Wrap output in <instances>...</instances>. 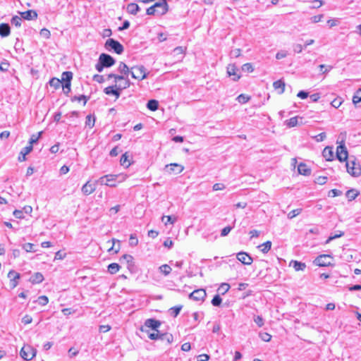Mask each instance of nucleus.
Here are the masks:
<instances>
[{
  "label": "nucleus",
  "instance_id": "nucleus-1",
  "mask_svg": "<svg viewBox=\"0 0 361 361\" xmlns=\"http://www.w3.org/2000/svg\"><path fill=\"white\" fill-rule=\"evenodd\" d=\"M127 178V175L124 174H109L99 178L96 180L99 185H106L110 187H116V184L113 182L118 179V182L125 180Z\"/></svg>",
  "mask_w": 361,
  "mask_h": 361
},
{
  "label": "nucleus",
  "instance_id": "nucleus-2",
  "mask_svg": "<svg viewBox=\"0 0 361 361\" xmlns=\"http://www.w3.org/2000/svg\"><path fill=\"white\" fill-rule=\"evenodd\" d=\"M346 169L348 173L352 176L358 177L361 175L360 165L356 162L355 159L346 161Z\"/></svg>",
  "mask_w": 361,
  "mask_h": 361
},
{
  "label": "nucleus",
  "instance_id": "nucleus-3",
  "mask_svg": "<svg viewBox=\"0 0 361 361\" xmlns=\"http://www.w3.org/2000/svg\"><path fill=\"white\" fill-rule=\"evenodd\" d=\"M130 75L133 78L142 80L147 77L146 69L143 66H133L130 69Z\"/></svg>",
  "mask_w": 361,
  "mask_h": 361
},
{
  "label": "nucleus",
  "instance_id": "nucleus-4",
  "mask_svg": "<svg viewBox=\"0 0 361 361\" xmlns=\"http://www.w3.org/2000/svg\"><path fill=\"white\" fill-rule=\"evenodd\" d=\"M105 47L113 49L118 54H122L124 50L123 46L119 42L112 38H109L106 41Z\"/></svg>",
  "mask_w": 361,
  "mask_h": 361
},
{
  "label": "nucleus",
  "instance_id": "nucleus-5",
  "mask_svg": "<svg viewBox=\"0 0 361 361\" xmlns=\"http://www.w3.org/2000/svg\"><path fill=\"white\" fill-rule=\"evenodd\" d=\"M161 323L160 321L153 318L147 319L145 321L144 326L140 328V331L147 332L149 334V331L145 328H149L154 331H157L160 327Z\"/></svg>",
  "mask_w": 361,
  "mask_h": 361
},
{
  "label": "nucleus",
  "instance_id": "nucleus-6",
  "mask_svg": "<svg viewBox=\"0 0 361 361\" xmlns=\"http://www.w3.org/2000/svg\"><path fill=\"white\" fill-rule=\"evenodd\" d=\"M20 355L25 360H31L36 355V350L30 345H24L21 348Z\"/></svg>",
  "mask_w": 361,
  "mask_h": 361
},
{
  "label": "nucleus",
  "instance_id": "nucleus-7",
  "mask_svg": "<svg viewBox=\"0 0 361 361\" xmlns=\"http://www.w3.org/2000/svg\"><path fill=\"white\" fill-rule=\"evenodd\" d=\"M99 61L103 64V66L106 68H109L116 63L115 59L111 56L104 53L100 54Z\"/></svg>",
  "mask_w": 361,
  "mask_h": 361
},
{
  "label": "nucleus",
  "instance_id": "nucleus-8",
  "mask_svg": "<svg viewBox=\"0 0 361 361\" xmlns=\"http://www.w3.org/2000/svg\"><path fill=\"white\" fill-rule=\"evenodd\" d=\"M164 169L169 174H179L183 171L184 167L180 164L173 163L166 165Z\"/></svg>",
  "mask_w": 361,
  "mask_h": 361
},
{
  "label": "nucleus",
  "instance_id": "nucleus-9",
  "mask_svg": "<svg viewBox=\"0 0 361 361\" xmlns=\"http://www.w3.org/2000/svg\"><path fill=\"white\" fill-rule=\"evenodd\" d=\"M336 157L340 161H347L348 151L344 144H341L337 147Z\"/></svg>",
  "mask_w": 361,
  "mask_h": 361
},
{
  "label": "nucleus",
  "instance_id": "nucleus-10",
  "mask_svg": "<svg viewBox=\"0 0 361 361\" xmlns=\"http://www.w3.org/2000/svg\"><path fill=\"white\" fill-rule=\"evenodd\" d=\"M206 296V291L202 288L195 290L189 295V298L195 301L204 300Z\"/></svg>",
  "mask_w": 361,
  "mask_h": 361
},
{
  "label": "nucleus",
  "instance_id": "nucleus-11",
  "mask_svg": "<svg viewBox=\"0 0 361 361\" xmlns=\"http://www.w3.org/2000/svg\"><path fill=\"white\" fill-rule=\"evenodd\" d=\"M97 184H99V183H96V180L94 183H91L90 180L87 181L82 187V189H81L82 192L85 195H89L93 193L96 190Z\"/></svg>",
  "mask_w": 361,
  "mask_h": 361
},
{
  "label": "nucleus",
  "instance_id": "nucleus-12",
  "mask_svg": "<svg viewBox=\"0 0 361 361\" xmlns=\"http://www.w3.org/2000/svg\"><path fill=\"white\" fill-rule=\"evenodd\" d=\"M121 91V85H112L109 86L104 90V92L107 95H114L118 99L120 97V92Z\"/></svg>",
  "mask_w": 361,
  "mask_h": 361
},
{
  "label": "nucleus",
  "instance_id": "nucleus-13",
  "mask_svg": "<svg viewBox=\"0 0 361 361\" xmlns=\"http://www.w3.org/2000/svg\"><path fill=\"white\" fill-rule=\"evenodd\" d=\"M329 258L330 256L328 255H322L314 259V263L319 267H327L331 264Z\"/></svg>",
  "mask_w": 361,
  "mask_h": 361
},
{
  "label": "nucleus",
  "instance_id": "nucleus-14",
  "mask_svg": "<svg viewBox=\"0 0 361 361\" xmlns=\"http://www.w3.org/2000/svg\"><path fill=\"white\" fill-rule=\"evenodd\" d=\"M227 74L228 76H233V81H238L240 78V75L238 73V69L235 64H229L227 66Z\"/></svg>",
  "mask_w": 361,
  "mask_h": 361
},
{
  "label": "nucleus",
  "instance_id": "nucleus-15",
  "mask_svg": "<svg viewBox=\"0 0 361 361\" xmlns=\"http://www.w3.org/2000/svg\"><path fill=\"white\" fill-rule=\"evenodd\" d=\"M154 7L157 8V13L161 15L165 14L168 11L169 8L166 0H161L160 1L155 3L154 4Z\"/></svg>",
  "mask_w": 361,
  "mask_h": 361
},
{
  "label": "nucleus",
  "instance_id": "nucleus-16",
  "mask_svg": "<svg viewBox=\"0 0 361 361\" xmlns=\"http://www.w3.org/2000/svg\"><path fill=\"white\" fill-rule=\"evenodd\" d=\"M123 260H125L126 262L127 265H128V269L131 272L135 271V262H134V258L132 255H127V254L123 255L120 259L121 262H122Z\"/></svg>",
  "mask_w": 361,
  "mask_h": 361
},
{
  "label": "nucleus",
  "instance_id": "nucleus-17",
  "mask_svg": "<svg viewBox=\"0 0 361 361\" xmlns=\"http://www.w3.org/2000/svg\"><path fill=\"white\" fill-rule=\"evenodd\" d=\"M237 259L245 265H250L253 262L252 258L244 252H238L237 254Z\"/></svg>",
  "mask_w": 361,
  "mask_h": 361
},
{
  "label": "nucleus",
  "instance_id": "nucleus-18",
  "mask_svg": "<svg viewBox=\"0 0 361 361\" xmlns=\"http://www.w3.org/2000/svg\"><path fill=\"white\" fill-rule=\"evenodd\" d=\"M8 277L11 280V286L15 288L18 284V280L20 279V274L17 273L14 270H11L8 274Z\"/></svg>",
  "mask_w": 361,
  "mask_h": 361
},
{
  "label": "nucleus",
  "instance_id": "nucleus-19",
  "mask_svg": "<svg viewBox=\"0 0 361 361\" xmlns=\"http://www.w3.org/2000/svg\"><path fill=\"white\" fill-rule=\"evenodd\" d=\"M21 17L27 20H34L37 18V13L34 10H28L21 13Z\"/></svg>",
  "mask_w": 361,
  "mask_h": 361
},
{
  "label": "nucleus",
  "instance_id": "nucleus-20",
  "mask_svg": "<svg viewBox=\"0 0 361 361\" xmlns=\"http://www.w3.org/2000/svg\"><path fill=\"white\" fill-rule=\"evenodd\" d=\"M32 150V146L29 145L22 149L20 155L18 157L19 161H24L26 160V155L28 154Z\"/></svg>",
  "mask_w": 361,
  "mask_h": 361
},
{
  "label": "nucleus",
  "instance_id": "nucleus-21",
  "mask_svg": "<svg viewBox=\"0 0 361 361\" xmlns=\"http://www.w3.org/2000/svg\"><path fill=\"white\" fill-rule=\"evenodd\" d=\"M323 157L326 161H331L334 159V152L331 147H326L322 152Z\"/></svg>",
  "mask_w": 361,
  "mask_h": 361
},
{
  "label": "nucleus",
  "instance_id": "nucleus-22",
  "mask_svg": "<svg viewBox=\"0 0 361 361\" xmlns=\"http://www.w3.org/2000/svg\"><path fill=\"white\" fill-rule=\"evenodd\" d=\"M11 33V28L8 24L1 23L0 24V35L2 37H8Z\"/></svg>",
  "mask_w": 361,
  "mask_h": 361
},
{
  "label": "nucleus",
  "instance_id": "nucleus-23",
  "mask_svg": "<svg viewBox=\"0 0 361 361\" xmlns=\"http://www.w3.org/2000/svg\"><path fill=\"white\" fill-rule=\"evenodd\" d=\"M298 171L300 174L304 176H309L311 173L310 169L303 163H300L298 166Z\"/></svg>",
  "mask_w": 361,
  "mask_h": 361
},
{
  "label": "nucleus",
  "instance_id": "nucleus-24",
  "mask_svg": "<svg viewBox=\"0 0 361 361\" xmlns=\"http://www.w3.org/2000/svg\"><path fill=\"white\" fill-rule=\"evenodd\" d=\"M183 54H184V49L182 47H176L171 53V54L174 57H176L177 61H180V59H183Z\"/></svg>",
  "mask_w": 361,
  "mask_h": 361
},
{
  "label": "nucleus",
  "instance_id": "nucleus-25",
  "mask_svg": "<svg viewBox=\"0 0 361 361\" xmlns=\"http://www.w3.org/2000/svg\"><path fill=\"white\" fill-rule=\"evenodd\" d=\"M118 71L124 75V76L128 77L129 74H130V71L128 66L123 62H120Z\"/></svg>",
  "mask_w": 361,
  "mask_h": 361
},
{
  "label": "nucleus",
  "instance_id": "nucleus-26",
  "mask_svg": "<svg viewBox=\"0 0 361 361\" xmlns=\"http://www.w3.org/2000/svg\"><path fill=\"white\" fill-rule=\"evenodd\" d=\"M140 9L139 6L135 3H130L127 6V11L132 15H136Z\"/></svg>",
  "mask_w": 361,
  "mask_h": 361
},
{
  "label": "nucleus",
  "instance_id": "nucleus-27",
  "mask_svg": "<svg viewBox=\"0 0 361 361\" xmlns=\"http://www.w3.org/2000/svg\"><path fill=\"white\" fill-rule=\"evenodd\" d=\"M159 340L165 341L167 344H171L173 341V335L169 333H161L159 335Z\"/></svg>",
  "mask_w": 361,
  "mask_h": 361
},
{
  "label": "nucleus",
  "instance_id": "nucleus-28",
  "mask_svg": "<svg viewBox=\"0 0 361 361\" xmlns=\"http://www.w3.org/2000/svg\"><path fill=\"white\" fill-rule=\"evenodd\" d=\"M44 280V276L40 272H36L31 277H30V282L32 283H39L42 282Z\"/></svg>",
  "mask_w": 361,
  "mask_h": 361
},
{
  "label": "nucleus",
  "instance_id": "nucleus-29",
  "mask_svg": "<svg viewBox=\"0 0 361 361\" xmlns=\"http://www.w3.org/2000/svg\"><path fill=\"white\" fill-rule=\"evenodd\" d=\"M73 78V73L71 71H65L61 75V81L63 83H71Z\"/></svg>",
  "mask_w": 361,
  "mask_h": 361
},
{
  "label": "nucleus",
  "instance_id": "nucleus-30",
  "mask_svg": "<svg viewBox=\"0 0 361 361\" xmlns=\"http://www.w3.org/2000/svg\"><path fill=\"white\" fill-rule=\"evenodd\" d=\"M290 264H292L294 269L297 271H303L306 268V264L305 263L298 261L293 260L290 262Z\"/></svg>",
  "mask_w": 361,
  "mask_h": 361
},
{
  "label": "nucleus",
  "instance_id": "nucleus-31",
  "mask_svg": "<svg viewBox=\"0 0 361 361\" xmlns=\"http://www.w3.org/2000/svg\"><path fill=\"white\" fill-rule=\"evenodd\" d=\"M358 195L359 192L355 189L348 190L345 193V196L349 201L355 200L358 196Z\"/></svg>",
  "mask_w": 361,
  "mask_h": 361
},
{
  "label": "nucleus",
  "instance_id": "nucleus-32",
  "mask_svg": "<svg viewBox=\"0 0 361 361\" xmlns=\"http://www.w3.org/2000/svg\"><path fill=\"white\" fill-rule=\"evenodd\" d=\"M273 87L275 90L281 89L279 94H282L285 90V82L281 80H276L274 82Z\"/></svg>",
  "mask_w": 361,
  "mask_h": 361
},
{
  "label": "nucleus",
  "instance_id": "nucleus-33",
  "mask_svg": "<svg viewBox=\"0 0 361 361\" xmlns=\"http://www.w3.org/2000/svg\"><path fill=\"white\" fill-rule=\"evenodd\" d=\"M147 107L151 111H156L159 108V102L155 99H150L147 104Z\"/></svg>",
  "mask_w": 361,
  "mask_h": 361
},
{
  "label": "nucleus",
  "instance_id": "nucleus-34",
  "mask_svg": "<svg viewBox=\"0 0 361 361\" xmlns=\"http://www.w3.org/2000/svg\"><path fill=\"white\" fill-rule=\"evenodd\" d=\"M259 248H260L261 251L263 253H267L271 247V242L268 240L263 244L258 246Z\"/></svg>",
  "mask_w": 361,
  "mask_h": 361
},
{
  "label": "nucleus",
  "instance_id": "nucleus-35",
  "mask_svg": "<svg viewBox=\"0 0 361 361\" xmlns=\"http://www.w3.org/2000/svg\"><path fill=\"white\" fill-rule=\"evenodd\" d=\"M95 118L91 114H89L86 117L85 126L89 128H92L94 126Z\"/></svg>",
  "mask_w": 361,
  "mask_h": 361
},
{
  "label": "nucleus",
  "instance_id": "nucleus-36",
  "mask_svg": "<svg viewBox=\"0 0 361 361\" xmlns=\"http://www.w3.org/2000/svg\"><path fill=\"white\" fill-rule=\"evenodd\" d=\"M120 266L117 263H111L108 266V271L111 274H114L118 272Z\"/></svg>",
  "mask_w": 361,
  "mask_h": 361
},
{
  "label": "nucleus",
  "instance_id": "nucleus-37",
  "mask_svg": "<svg viewBox=\"0 0 361 361\" xmlns=\"http://www.w3.org/2000/svg\"><path fill=\"white\" fill-rule=\"evenodd\" d=\"M159 269L160 272L162 273L164 276H168L172 270L171 267L168 264H163L160 266Z\"/></svg>",
  "mask_w": 361,
  "mask_h": 361
},
{
  "label": "nucleus",
  "instance_id": "nucleus-38",
  "mask_svg": "<svg viewBox=\"0 0 361 361\" xmlns=\"http://www.w3.org/2000/svg\"><path fill=\"white\" fill-rule=\"evenodd\" d=\"M182 305L174 306L169 309V312L171 316L176 317L182 310Z\"/></svg>",
  "mask_w": 361,
  "mask_h": 361
},
{
  "label": "nucleus",
  "instance_id": "nucleus-39",
  "mask_svg": "<svg viewBox=\"0 0 361 361\" xmlns=\"http://www.w3.org/2000/svg\"><path fill=\"white\" fill-rule=\"evenodd\" d=\"M62 81L56 78H53L49 80V85L51 87H54L55 89H58L60 87Z\"/></svg>",
  "mask_w": 361,
  "mask_h": 361
},
{
  "label": "nucleus",
  "instance_id": "nucleus-40",
  "mask_svg": "<svg viewBox=\"0 0 361 361\" xmlns=\"http://www.w3.org/2000/svg\"><path fill=\"white\" fill-rule=\"evenodd\" d=\"M361 102V88L358 89L353 97V102L355 104Z\"/></svg>",
  "mask_w": 361,
  "mask_h": 361
},
{
  "label": "nucleus",
  "instance_id": "nucleus-41",
  "mask_svg": "<svg viewBox=\"0 0 361 361\" xmlns=\"http://www.w3.org/2000/svg\"><path fill=\"white\" fill-rule=\"evenodd\" d=\"M250 99V97L241 94L237 97L236 100L240 104H245Z\"/></svg>",
  "mask_w": 361,
  "mask_h": 361
},
{
  "label": "nucleus",
  "instance_id": "nucleus-42",
  "mask_svg": "<svg viewBox=\"0 0 361 361\" xmlns=\"http://www.w3.org/2000/svg\"><path fill=\"white\" fill-rule=\"evenodd\" d=\"M120 162L122 166H126V167L129 166L130 162L128 161V155L127 153H125L121 156Z\"/></svg>",
  "mask_w": 361,
  "mask_h": 361
},
{
  "label": "nucleus",
  "instance_id": "nucleus-43",
  "mask_svg": "<svg viewBox=\"0 0 361 361\" xmlns=\"http://www.w3.org/2000/svg\"><path fill=\"white\" fill-rule=\"evenodd\" d=\"M230 289V285L228 283H223L219 288L218 290L222 294H225Z\"/></svg>",
  "mask_w": 361,
  "mask_h": 361
},
{
  "label": "nucleus",
  "instance_id": "nucleus-44",
  "mask_svg": "<svg viewBox=\"0 0 361 361\" xmlns=\"http://www.w3.org/2000/svg\"><path fill=\"white\" fill-rule=\"evenodd\" d=\"M221 302H222V299L219 295H216L212 300V305H214L215 307L220 306Z\"/></svg>",
  "mask_w": 361,
  "mask_h": 361
},
{
  "label": "nucleus",
  "instance_id": "nucleus-45",
  "mask_svg": "<svg viewBox=\"0 0 361 361\" xmlns=\"http://www.w3.org/2000/svg\"><path fill=\"white\" fill-rule=\"evenodd\" d=\"M343 102V99L341 97H337V98H335L331 102V104L332 106L337 109L342 104Z\"/></svg>",
  "mask_w": 361,
  "mask_h": 361
},
{
  "label": "nucleus",
  "instance_id": "nucleus-46",
  "mask_svg": "<svg viewBox=\"0 0 361 361\" xmlns=\"http://www.w3.org/2000/svg\"><path fill=\"white\" fill-rule=\"evenodd\" d=\"M21 22V18L18 16H15L11 18V23L12 25H14L16 27H20Z\"/></svg>",
  "mask_w": 361,
  "mask_h": 361
},
{
  "label": "nucleus",
  "instance_id": "nucleus-47",
  "mask_svg": "<svg viewBox=\"0 0 361 361\" xmlns=\"http://www.w3.org/2000/svg\"><path fill=\"white\" fill-rule=\"evenodd\" d=\"M242 71L247 73H252L254 71L252 63H247L243 65Z\"/></svg>",
  "mask_w": 361,
  "mask_h": 361
},
{
  "label": "nucleus",
  "instance_id": "nucleus-48",
  "mask_svg": "<svg viewBox=\"0 0 361 361\" xmlns=\"http://www.w3.org/2000/svg\"><path fill=\"white\" fill-rule=\"evenodd\" d=\"M89 97H86L85 95H80V96H74L71 100L73 102L74 101H78V102H80L82 100L84 101V105L86 104L87 100H88Z\"/></svg>",
  "mask_w": 361,
  "mask_h": 361
},
{
  "label": "nucleus",
  "instance_id": "nucleus-49",
  "mask_svg": "<svg viewBox=\"0 0 361 361\" xmlns=\"http://www.w3.org/2000/svg\"><path fill=\"white\" fill-rule=\"evenodd\" d=\"M301 212H302V209H293L288 214V218L293 219V218L295 217L296 216L299 215L301 213Z\"/></svg>",
  "mask_w": 361,
  "mask_h": 361
},
{
  "label": "nucleus",
  "instance_id": "nucleus-50",
  "mask_svg": "<svg viewBox=\"0 0 361 361\" xmlns=\"http://www.w3.org/2000/svg\"><path fill=\"white\" fill-rule=\"evenodd\" d=\"M37 302L39 305L44 306L49 302V299L46 295H41L38 298Z\"/></svg>",
  "mask_w": 361,
  "mask_h": 361
},
{
  "label": "nucleus",
  "instance_id": "nucleus-51",
  "mask_svg": "<svg viewBox=\"0 0 361 361\" xmlns=\"http://www.w3.org/2000/svg\"><path fill=\"white\" fill-rule=\"evenodd\" d=\"M286 123L288 127H295L298 124V117L290 118L289 120L286 121Z\"/></svg>",
  "mask_w": 361,
  "mask_h": 361
},
{
  "label": "nucleus",
  "instance_id": "nucleus-52",
  "mask_svg": "<svg viewBox=\"0 0 361 361\" xmlns=\"http://www.w3.org/2000/svg\"><path fill=\"white\" fill-rule=\"evenodd\" d=\"M42 132L38 133L37 135H32L30 139V145L32 146L33 143H36L42 135Z\"/></svg>",
  "mask_w": 361,
  "mask_h": 361
},
{
  "label": "nucleus",
  "instance_id": "nucleus-53",
  "mask_svg": "<svg viewBox=\"0 0 361 361\" xmlns=\"http://www.w3.org/2000/svg\"><path fill=\"white\" fill-rule=\"evenodd\" d=\"M34 246H35L34 244L27 243H25L23 245V248L27 252H35V250H34Z\"/></svg>",
  "mask_w": 361,
  "mask_h": 361
},
{
  "label": "nucleus",
  "instance_id": "nucleus-54",
  "mask_svg": "<svg viewBox=\"0 0 361 361\" xmlns=\"http://www.w3.org/2000/svg\"><path fill=\"white\" fill-rule=\"evenodd\" d=\"M129 244L130 246H136L138 244V239L135 235L131 234L129 238Z\"/></svg>",
  "mask_w": 361,
  "mask_h": 361
},
{
  "label": "nucleus",
  "instance_id": "nucleus-55",
  "mask_svg": "<svg viewBox=\"0 0 361 361\" xmlns=\"http://www.w3.org/2000/svg\"><path fill=\"white\" fill-rule=\"evenodd\" d=\"M341 194H342V192L341 190H337V189H332L329 191L328 195L329 197H334L340 196Z\"/></svg>",
  "mask_w": 361,
  "mask_h": 361
},
{
  "label": "nucleus",
  "instance_id": "nucleus-56",
  "mask_svg": "<svg viewBox=\"0 0 361 361\" xmlns=\"http://www.w3.org/2000/svg\"><path fill=\"white\" fill-rule=\"evenodd\" d=\"M259 337L261 338V339L262 341H266V342L270 341L271 338V336L269 334L266 333V332L260 333Z\"/></svg>",
  "mask_w": 361,
  "mask_h": 361
},
{
  "label": "nucleus",
  "instance_id": "nucleus-57",
  "mask_svg": "<svg viewBox=\"0 0 361 361\" xmlns=\"http://www.w3.org/2000/svg\"><path fill=\"white\" fill-rule=\"evenodd\" d=\"M108 78H114L115 82H117L118 80H124L125 79V76L124 75H116V74H114V73H110V74L108 75Z\"/></svg>",
  "mask_w": 361,
  "mask_h": 361
},
{
  "label": "nucleus",
  "instance_id": "nucleus-58",
  "mask_svg": "<svg viewBox=\"0 0 361 361\" xmlns=\"http://www.w3.org/2000/svg\"><path fill=\"white\" fill-rule=\"evenodd\" d=\"M327 177L326 176H319L315 179V183L319 185H324L326 183Z\"/></svg>",
  "mask_w": 361,
  "mask_h": 361
},
{
  "label": "nucleus",
  "instance_id": "nucleus-59",
  "mask_svg": "<svg viewBox=\"0 0 361 361\" xmlns=\"http://www.w3.org/2000/svg\"><path fill=\"white\" fill-rule=\"evenodd\" d=\"M233 226H226L225 228H224L221 231V236L222 237H224V236H226L229 233L230 231L233 229Z\"/></svg>",
  "mask_w": 361,
  "mask_h": 361
},
{
  "label": "nucleus",
  "instance_id": "nucleus-60",
  "mask_svg": "<svg viewBox=\"0 0 361 361\" xmlns=\"http://www.w3.org/2000/svg\"><path fill=\"white\" fill-rule=\"evenodd\" d=\"M40 35L46 39H49L51 36V33L49 30L43 28L40 30Z\"/></svg>",
  "mask_w": 361,
  "mask_h": 361
},
{
  "label": "nucleus",
  "instance_id": "nucleus-61",
  "mask_svg": "<svg viewBox=\"0 0 361 361\" xmlns=\"http://www.w3.org/2000/svg\"><path fill=\"white\" fill-rule=\"evenodd\" d=\"M225 188H226L225 185L223 183H215L212 187V189L214 191L222 190Z\"/></svg>",
  "mask_w": 361,
  "mask_h": 361
},
{
  "label": "nucleus",
  "instance_id": "nucleus-62",
  "mask_svg": "<svg viewBox=\"0 0 361 361\" xmlns=\"http://www.w3.org/2000/svg\"><path fill=\"white\" fill-rule=\"evenodd\" d=\"M254 322L257 324L259 327H262L264 325V319L261 316H257L254 318Z\"/></svg>",
  "mask_w": 361,
  "mask_h": 361
},
{
  "label": "nucleus",
  "instance_id": "nucleus-63",
  "mask_svg": "<svg viewBox=\"0 0 361 361\" xmlns=\"http://www.w3.org/2000/svg\"><path fill=\"white\" fill-rule=\"evenodd\" d=\"M71 83H63L62 85L63 90L65 94L68 95L71 92Z\"/></svg>",
  "mask_w": 361,
  "mask_h": 361
},
{
  "label": "nucleus",
  "instance_id": "nucleus-64",
  "mask_svg": "<svg viewBox=\"0 0 361 361\" xmlns=\"http://www.w3.org/2000/svg\"><path fill=\"white\" fill-rule=\"evenodd\" d=\"M32 318L31 316L26 314L22 318V323H23L25 325L29 324L32 322Z\"/></svg>",
  "mask_w": 361,
  "mask_h": 361
}]
</instances>
